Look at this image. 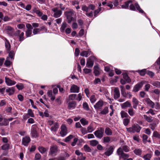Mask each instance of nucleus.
Wrapping results in <instances>:
<instances>
[{
  "label": "nucleus",
  "instance_id": "f257e3e1",
  "mask_svg": "<svg viewBox=\"0 0 160 160\" xmlns=\"http://www.w3.org/2000/svg\"><path fill=\"white\" fill-rule=\"evenodd\" d=\"M126 128L128 132L134 133L135 132H139L141 129V127L138 124H134L132 127Z\"/></svg>",
  "mask_w": 160,
  "mask_h": 160
},
{
  "label": "nucleus",
  "instance_id": "f03ea898",
  "mask_svg": "<svg viewBox=\"0 0 160 160\" xmlns=\"http://www.w3.org/2000/svg\"><path fill=\"white\" fill-rule=\"evenodd\" d=\"M117 152L119 156H120V158H122L124 159L129 157V154L124 153L121 148H119L117 151Z\"/></svg>",
  "mask_w": 160,
  "mask_h": 160
},
{
  "label": "nucleus",
  "instance_id": "7ed1b4c3",
  "mask_svg": "<svg viewBox=\"0 0 160 160\" xmlns=\"http://www.w3.org/2000/svg\"><path fill=\"white\" fill-rule=\"evenodd\" d=\"M104 132V128H100L94 132V134L97 138H101L103 136Z\"/></svg>",
  "mask_w": 160,
  "mask_h": 160
},
{
  "label": "nucleus",
  "instance_id": "20e7f679",
  "mask_svg": "<svg viewBox=\"0 0 160 160\" xmlns=\"http://www.w3.org/2000/svg\"><path fill=\"white\" fill-rule=\"evenodd\" d=\"M65 13L66 16L68 23H70L73 19V18L72 17L73 15V13L71 11L66 12Z\"/></svg>",
  "mask_w": 160,
  "mask_h": 160
},
{
  "label": "nucleus",
  "instance_id": "39448f33",
  "mask_svg": "<svg viewBox=\"0 0 160 160\" xmlns=\"http://www.w3.org/2000/svg\"><path fill=\"white\" fill-rule=\"evenodd\" d=\"M144 83V82L143 81H142L137 84L133 87L132 92H138L140 89L142 87Z\"/></svg>",
  "mask_w": 160,
  "mask_h": 160
},
{
  "label": "nucleus",
  "instance_id": "423d86ee",
  "mask_svg": "<svg viewBox=\"0 0 160 160\" xmlns=\"http://www.w3.org/2000/svg\"><path fill=\"white\" fill-rule=\"evenodd\" d=\"M94 59V57L91 56L87 60L86 65L88 68H91L93 66Z\"/></svg>",
  "mask_w": 160,
  "mask_h": 160
},
{
  "label": "nucleus",
  "instance_id": "0eeeda50",
  "mask_svg": "<svg viewBox=\"0 0 160 160\" xmlns=\"http://www.w3.org/2000/svg\"><path fill=\"white\" fill-rule=\"evenodd\" d=\"M114 149V148L113 146H110L107 151L104 153V154L107 156H109L112 153Z\"/></svg>",
  "mask_w": 160,
  "mask_h": 160
},
{
  "label": "nucleus",
  "instance_id": "6e6552de",
  "mask_svg": "<svg viewBox=\"0 0 160 160\" xmlns=\"http://www.w3.org/2000/svg\"><path fill=\"white\" fill-rule=\"evenodd\" d=\"M58 151V147L56 145L52 146L50 148V154H55Z\"/></svg>",
  "mask_w": 160,
  "mask_h": 160
},
{
  "label": "nucleus",
  "instance_id": "1a4fd4ad",
  "mask_svg": "<svg viewBox=\"0 0 160 160\" xmlns=\"http://www.w3.org/2000/svg\"><path fill=\"white\" fill-rule=\"evenodd\" d=\"M67 133L66 127L64 125H62L61 127V131L60 133L62 136L63 137L66 135Z\"/></svg>",
  "mask_w": 160,
  "mask_h": 160
},
{
  "label": "nucleus",
  "instance_id": "9d476101",
  "mask_svg": "<svg viewBox=\"0 0 160 160\" xmlns=\"http://www.w3.org/2000/svg\"><path fill=\"white\" fill-rule=\"evenodd\" d=\"M6 92L8 93L9 95L13 94L15 92V88L14 87L8 88L6 90Z\"/></svg>",
  "mask_w": 160,
  "mask_h": 160
},
{
  "label": "nucleus",
  "instance_id": "9b49d317",
  "mask_svg": "<svg viewBox=\"0 0 160 160\" xmlns=\"http://www.w3.org/2000/svg\"><path fill=\"white\" fill-rule=\"evenodd\" d=\"M5 82L8 86H11L14 85L16 84V82L14 81H12L9 78L6 77L5 78Z\"/></svg>",
  "mask_w": 160,
  "mask_h": 160
},
{
  "label": "nucleus",
  "instance_id": "f8f14e48",
  "mask_svg": "<svg viewBox=\"0 0 160 160\" xmlns=\"http://www.w3.org/2000/svg\"><path fill=\"white\" fill-rule=\"evenodd\" d=\"M114 98L115 99H117L120 96L119 90L118 88H116L114 89Z\"/></svg>",
  "mask_w": 160,
  "mask_h": 160
},
{
  "label": "nucleus",
  "instance_id": "ddd939ff",
  "mask_svg": "<svg viewBox=\"0 0 160 160\" xmlns=\"http://www.w3.org/2000/svg\"><path fill=\"white\" fill-rule=\"evenodd\" d=\"M31 134L33 137L36 138L38 137V134L37 132L36 128L33 127L31 129Z\"/></svg>",
  "mask_w": 160,
  "mask_h": 160
},
{
  "label": "nucleus",
  "instance_id": "4468645a",
  "mask_svg": "<svg viewBox=\"0 0 160 160\" xmlns=\"http://www.w3.org/2000/svg\"><path fill=\"white\" fill-rule=\"evenodd\" d=\"M30 141V138L28 137H26L23 138L22 143L25 146H27Z\"/></svg>",
  "mask_w": 160,
  "mask_h": 160
},
{
  "label": "nucleus",
  "instance_id": "2eb2a0df",
  "mask_svg": "<svg viewBox=\"0 0 160 160\" xmlns=\"http://www.w3.org/2000/svg\"><path fill=\"white\" fill-rule=\"evenodd\" d=\"M79 90V88L75 85L72 86L70 88L71 92H78Z\"/></svg>",
  "mask_w": 160,
  "mask_h": 160
},
{
  "label": "nucleus",
  "instance_id": "dca6fc26",
  "mask_svg": "<svg viewBox=\"0 0 160 160\" xmlns=\"http://www.w3.org/2000/svg\"><path fill=\"white\" fill-rule=\"evenodd\" d=\"M123 76V78L127 82L129 83L131 82V80L130 78L128 77L127 74L126 73H124L122 74Z\"/></svg>",
  "mask_w": 160,
  "mask_h": 160
},
{
  "label": "nucleus",
  "instance_id": "f3484780",
  "mask_svg": "<svg viewBox=\"0 0 160 160\" xmlns=\"http://www.w3.org/2000/svg\"><path fill=\"white\" fill-rule=\"evenodd\" d=\"M44 28V27H42L39 28H35L33 30V33L34 35L42 31Z\"/></svg>",
  "mask_w": 160,
  "mask_h": 160
},
{
  "label": "nucleus",
  "instance_id": "a211bd4d",
  "mask_svg": "<svg viewBox=\"0 0 160 160\" xmlns=\"http://www.w3.org/2000/svg\"><path fill=\"white\" fill-rule=\"evenodd\" d=\"M103 105V102L102 101H99L94 105L96 109H99L101 108Z\"/></svg>",
  "mask_w": 160,
  "mask_h": 160
},
{
  "label": "nucleus",
  "instance_id": "6ab92c4d",
  "mask_svg": "<svg viewBox=\"0 0 160 160\" xmlns=\"http://www.w3.org/2000/svg\"><path fill=\"white\" fill-rule=\"evenodd\" d=\"M131 106V104L128 101H127L124 103L121 104V107L122 108H125L127 107H129Z\"/></svg>",
  "mask_w": 160,
  "mask_h": 160
},
{
  "label": "nucleus",
  "instance_id": "aec40b11",
  "mask_svg": "<svg viewBox=\"0 0 160 160\" xmlns=\"http://www.w3.org/2000/svg\"><path fill=\"white\" fill-rule=\"evenodd\" d=\"M48 149V148H45L43 147H38V149L39 152L42 154L45 153L47 151Z\"/></svg>",
  "mask_w": 160,
  "mask_h": 160
},
{
  "label": "nucleus",
  "instance_id": "412c9836",
  "mask_svg": "<svg viewBox=\"0 0 160 160\" xmlns=\"http://www.w3.org/2000/svg\"><path fill=\"white\" fill-rule=\"evenodd\" d=\"M147 103L149 104L151 106L152 108H153L154 105V102H152L149 98H147L145 100Z\"/></svg>",
  "mask_w": 160,
  "mask_h": 160
},
{
  "label": "nucleus",
  "instance_id": "4be33fe9",
  "mask_svg": "<svg viewBox=\"0 0 160 160\" xmlns=\"http://www.w3.org/2000/svg\"><path fill=\"white\" fill-rule=\"evenodd\" d=\"M48 95V96L49 97L51 98V99L52 101H54L55 99V97L54 96H52V91L51 90H48V93H47Z\"/></svg>",
  "mask_w": 160,
  "mask_h": 160
},
{
  "label": "nucleus",
  "instance_id": "5701e85b",
  "mask_svg": "<svg viewBox=\"0 0 160 160\" xmlns=\"http://www.w3.org/2000/svg\"><path fill=\"white\" fill-rule=\"evenodd\" d=\"M105 133L107 135H111L112 133L111 130L108 127H107L106 128Z\"/></svg>",
  "mask_w": 160,
  "mask_h": 160
},
{
  "label": "nucleus",
  "instance_id": "b1692460",
  "mask_svg": "<svg viewBox=\"0 0 160 160\" xmlns=\"http://www.w3.org/2000/svg\"><path fill=\"white\" fill-rule=\"evenodd\" d=\"M33 11L35 12L39 17H41L42 15V13L39 10L37 9L36 8L33 9Z\"/></svg>",
  "mask_w": 160,
  "mask_h": 160
},
{
  "label": "nucleus",
  "instance_id": "393cba45",
  "mask_svg": "<svg viewBox=\"0 0 160 160\" xmlns=\"http://www.w3.org/2000/svg\"><path fill=\"white\" fill-rule=\"evenodd\" d=\"M58 124L57 123H55L54 124V125L52 126L51 128V130L52 131L55 132L57 130V129L58 128Z\"/></svg>",
  "mask_w": 160,
  "mask_h": 160
},
{
  "label": "nucleus",
  "instance_id": "a878e982",
  "mask_svg": "<svg viewBox=\"0 0 160 160\" xmlns=\"http://www.w3.org/2000/svg\"><path fill=\"white\" fill-rule=\"evenodd\" d=\"M90 51L89 50L87 51H84L81 52L80 55L82 56H85L87 57H88V54L90 53Z\"/></svg>",
  "mask_w": 160,
  "mask_h": 160
},
{
  "label": "nucleus",
  "instance_id": "bb28decb",
  "mask_svg": "<svg viewBox=\"0 0 160 160\" xmlns=\"http://www.w3.org/2000/svg\"><path fill=\"white\" fill-rule=\"evenodd\" d=\"M132 2V0L128 1L127 2H125V4L122 5V8H127L128 7L129 4L130 3H131Z\"/></svg>",
  "mask_w": 160,
  "mask_h": 160
},
{
  "label": "nucleus",
  "instance_id": "cd10ccee",
  "mask_svg": "<svg viewBox=\"0 0 160 160\" xmlns=\"http://www.w3.org/2000/svg\"><path fill=\"white\" fill-rule=\"evenodd\" d=\"M8 120L7 119L5 118L4 119L3 121L2 122L0 123V126H6L8 124Z\"/></svg>",
  "mask_w": 160,
  "mask_h": 160
},
{
  "label": "nucleus",
  "instance_id": "c85d7f7f",
  "mask_svg": "<svg viewBox=\"0 0 160 160\" xmlns=\"http://www.w3.org/2000/svg\"><path fill=\"white\" fill-rule=\"evenodd\" d=\"M67 25L66 22H63L60 28V30L62 32H64L65 29L66 28Z\"/></svg>",
  "mask_w": 160,
  "mask_h": 160
},
{
  "label": "nucleus",
  "instance_id": "c756f323",
  "mask_svg": "<svg viewBox=\"0 0 160 160\" xmlns=\"http://www.w3.org/2000/svg\"><path fill=\"white\" fill-rule=\"evenodd\" d=\"M62 13V11L61 10H59L57 12L54 13V16L56 18H58L61 15Z\"/></svg>",
  "mask_w": 160,
  "mask_h": 160
},
{
  "label": "nucleus",
  "instance_id": "7c9ffc66",
  "mask_svg": "<svg viewBox=\"0 0 160 160\" xmlns=\"http://www.w3.org/2000/svg\"><path fill=\"white\" fill-rule=\"evenodd\" d=\"M6 42L5 43V46L6 48L8 51H10V49L11 47V45L9 41L7 39H6Z\"/></svg>",
  "mask_w": 160,
  "mask_h": 160
},
{
  "label": "nucleus",
  "instance_id": "2f4dec72",
  "mask_svg": "<svg viewBox=\"0 0 160 160\" xmlns=\"http://www.w3.org/2000/svg\"><path fill=\"white\" fill-rule=\"evenodd\" d=\"M84 149L86 152H91L92 150L89 146L86 144L84 146Z\"/></svg>",
  "mask_w": 160,
  "mask_h": 160
},
{
  "label": "nucleus",
  "instance_id": "473e14b6",
  "mask_svg": "<svg viewBox=\"0 0 160 160\" xmlns=\"http://www.w3.org/2000/svg\"><path fill=\"white\" fill-rule=\"evenodd\" d=\"M121 117L122 118H127L128 116V115L127 113L124 111H121Z\"/></svg>",
  "mask_w": 160,
  "mask_h": 160
},
{
  "label": "nucleus",
  "instance_id": "72a5a7b5",
  "mask_svg": "<svg viewBox=\"0 0 160 160\" xmlns=\"http://www.w3.org/2000/svg\"><path fill=\"white\" fill-rule=\"evenodd\" d=\"M80 121L81 123L84 126L88 124V121L84 118L81 119Z\"/></svg>",
  "mask_w": 160,
  "mask_h": 160
},
{
  "label": "nucleus",
  "instance_id": "f704fd0d",
  "mask_svg": "<svg viewBox=\"0 0 160 160\" xmlns=\"http://www.w3.org/2000/svg\"><path fill=\"white\" fill-rule=\"evenodd\" d=\"M135 7L139 11V12L141 13H143L144 12L143 10L140 8L139 6L137 3L135 4Z\"/></svg>",
  "mask_w": 160,
  "mask_h": 160
},
{
  "label": "nucleus",
  "instance_id": "c9c22d12",
  "mask_svg": "<svg viewBox=\"0 0 160 160\" xmlns=\"http://www.w3.org/2000/svg\"><path fill=\"white\" fill-rule=\"evenodd\" d=\"M76 103L75 102H70L68 105V108L69 109L72 108H74L75 107Z\"/></svg>",
  "mask_w": 160,
  "mask_h": 160
},
{
  "label": "nucleus",
  "instance_id": "e433bc0d",
  "mask_svg": "<svg viewBox=\"0 0 160 160\" xmlns=\"http://www.w3.org/2000/svg\"><path fill=\"white\" fill-rule=\"evenodd\" d=\"M91 145L92 146H96L98 143V142L96 140H93L90 142Z\"/></svg>",
  "mask_w": 160,
  "mask_h": 160
},
{
  "label": "nucleus",
  "instance_id": "4c0bfd02",
  "mask_svg": "<svg viewBox=\"0 0 160 160\" xmlns=\"http://www.w3.org/2000/svg\"><path fill=\"white\" fill-rule=\"evenodd\" d=\"M151 156L152 155L148 153L144 155L143 157V158L145 160H150Z\"/></svg>",
  "mask_w": 160,
  "mask_h": 160
},
{
  "label": "nucleus",
  "instance_id": "58836bf2",
  "mask_svg": "<svg viewBox=\"0 0 160 160\" xmlns=\"http://www.w3.org/2000/svg\"><path fill=\"white\" fill-rule=\"evenodd\" d=\"M144 118L148 122H151L152 121V117L151 116L148 117L144 115Z\"/></svg>",
  "mask_w": 160,
  "mask_h": 160
},
{
  "label": "nucleus",
  "instance_id": "ea45409f",
  "mask_svg": "<svg viewBox=\"0 0 160 160\" xmlns=\"http://www.w3.org/2000/svg\"><path fill=\"white\" fill-rule=\"evenodd\" d=\"M110 141L109 137L108 136L104 137L103 138V142L104 143H108Z\"/></svg>",
  "mask_w": 160,
  "mask_h": 160
},
{
  "label": "nucleus",
  "instance_id": "a19ab883",
  "mask_svg": "<svg viewBox=\"0 0 160 160\" xmlns=\"http://www.w3.org/2000/svg\"><path fill=\"white\" fill-rule=\"evenodd\" d=\"M134 152L137 155H141L142 151L140 149H135L134 151Z\"/></svg>",
  "mask_w": 160,
  "mask_h": 160
},
{
  "label": "nucleus",
  "instance_id": "79ce46f5",
  "mask_svg": "<svg viewBox=\"0 0 160 160\" xmlns=\"http://www.w3.org/2000/svg\"><path fill=\"white\" fill-rule=\"evenodd\" d=\"M138 72L142 76H144L146 73V69H144L141 70H138Z\"/></svg>",
  "mask_w": 160,
  "mask_h": 160
},
{
  "label": "nucleus",
  "instance_id": "37998d69",
  "mask_svg": "<svg viewBox=\"0 0 160 160\" xmlns=\"http://www.w3.org/2000/svg\"><path fill=\"white\" fill-rule=\"evenodd\" d=\"M108 112V108L106 107L101 112V113L102 114H106Z\"/></svg>",
  "mask_w": 160,
  "mask_h": 160
},
{
  "label": "nucleus",
  "instance_id": "c03bdc74",
  "mask_svg": "<svg viewBox=\"0 0 160 160\" xmlns=\"http://www.w3.org/2000/svg\"><path fill=\"white\" fill-rule=\"evenodd\" d=\"M152 85L154 86L157 87L159 88L160 87V82L156 81L152 82Z\"/></svg>",
  "mask_w": 160,
  "mask_h": 160
},
{
  "label": "nucleus",
  "instance_id": "a18cd8bd",
  "mask_svg": "<svg viewBox=\"0 0 160 160\" xmlns=\"http://www.w3.org/2000/svg\"><path fill=\"white\" fill-rule=\"evenodd\" d=\"M9 147V144H6L3 145L2 146V150H5L8 149Z\"/></svg>",
  "mask_w": 160,
  "mask_h": 160
},
{
  "label": "nucleus",
  "instance_id": "49530a36",
  "mask_svg": "<svg viewBox=\"0 0 160 160\" xmlns=\"http://www.w3.org/2000/svg\"><path fill=\"white\" fill-rule=\"evenodd\" d=\"M129 122V120L128 118H124L123 119V123L125 126H127Z\"/></svg>",
  "mask_w": 160,
  "mask_h": 160
},
{
  "label": "nucleus",
  "instance_id": "de8ad7c7",
  "mask_svg": "<svg viewBox=\"0 0 160 160\" xmlns=\"http://www.w3.org/2000/svg\"><path fill=\"white\" fill-rule=\"evenodd\" d=\"M32 33L31 30L28 29L26 32V36L27 37H30Z\"/></svg>",
  "mask_w": 160,
  "mask_h": 160
},
{
  "label": "nucleus",
  "instance_id": "09e8293b",
  "mask_svg": "<svg viewBox=\"0 0 160 160\" xmlns=\"http://www.w3.org/2000/svg\"><path fill=\"white\" fill-rule=\"evenodd\" d=\"M88 8L85 5H82V10L88 12Z\"/></svg>",
  "mask_w": 160,
  "mask_h": 160
},
{
  "label": "nucleus",
  "instance_id": "8fccbe9b",
  "mask_svg": "<svg viewBox=\"0 0 160 160\" xmlns=\"http://www.w3.org/2000/svg\"><path fill=\"white\" fill-rule=\"evenodd\" d=\"M128 113L131 116H132L135 114L132 108H130L128 109Z\"/></svg>",
  "mask_w": 160,
  "mask_h": 160
},
{
  "label": "nucleus",
  "instance_id": "3c124183",
  "mask_svg": "<svg viewBox=\"0 0 160 160\" xmlns=\"http://www.w3.org/2000/svg\"><path fill=\"white\" fill-rule=\"evenodd\" d=\"M122 148L123 151H124L126 152H127L129 151V149L128 148L127 146H123Z\"/></svg>",
  "mask_w": 160,
  "mask_h": 160
},
{
  "label": "nucleus",
  "instance_id": "603ef678",
  "mask_svg": "<svg viewBox=\"0 0 160 160\" xmlns=\"http://www.w3.org/2000/svg\"><path fill=\"white\" fill-rule=\"evenodd\" d=\"M73 137V136L72 135H70L69 136L67 137L65 139V142H67L70 141L71 139H72Z\"/></svg>",
  "mask_w": 160,
  "mask_h": 160
},
{
  "label": "nucleus",
  "instance_id": "864d4df0",
  "mask_svg": "<svg viewBox=\"0 0 160 160\" xmlns=\"http://www.w3.org/2000/svg\"><path fill=\"white\" fill-rule=\"evenodd\" d=\"M153 137L160 138V135L156 131H154L153 132Z\"/></svg>",
  "mask_w": 160,
  "mask_h": 160
},
{
  "label": "nucleus",
  "instance_id": "5fc2aeb1",
  "mask_svg": "<svg viewBox=\"0 0 160 160\" xmlns=\"http://www.w3.org/2000/svg\"><path fill=\"white\" fill-rule=\"evenodd\" d=\"M81 132L84 135L88 133V131L85 128H82L81 129Z\"/></svg>",
  "mask_w": 160,
  "mask_h": 160
},
{
  "label": "nucleus",
  "instance_id": "6e6d98bb",
  "mask_svg": "<svg viewBox=\"0 0 160 160\" xmlns=\"http://www.w3.org/2000/svg\"><path fill=\"white\" fill-rule=\"evenodd\" d=\"M146 73L149 75L151 77H152L154 75L153 72L149 71H147L146 72Z\"/></svg>",
  "mask_w": 160,
  "mask_h": 160
},
{
  "label": "nucleus",
  "instance_id": "4d7b16f0",
  "mask_svg": "<svg viewBox=\"0 0 160 160\" xmlns=\"http://www.w3.org/2000/svg\"><path fill=\"white\" fill-rule=\"evenodd\" d=\"M83 108L87 110H89V108L88 107V105L87 102H84L83 103Z\"/></svg>",
  "mask_w": 160,
  "mask_h": 160
},
{
  "label": "nucleus",
  "instance_id": "13d9d810",
  "mask_svg": "<svg viewBox=\"0 0 160 160\" xmlns=\"http://www.w3.org/2000/svg\"><path fill=\"white\" fill-rule=\"evenodd\" d=\"M28 115H29L30 117H33L34 115L33 113L32 110L31 109H29L28 110Z\"/></svg>",
  "mask_w": 160,
  "mask_h": 160
},
{
  "label": "nucleus",
  "instance_id": "bf43d9fd",
  "mask_svg": "<svg viewBox=\"0 0 160 160\" xmlns=\"http://www.w3.org/2000/svg\"><path fill=\"white\" fill-rule=\"evenodd\" d=\"M87 129L88 132H91L94 130L93 127L91 125H89Z\"/></svg>",
  "mask_w": 160,
  "mask_h": 160
},
{
  "label": "nucleus",
  "instance_id": "052dcab7",
  "mask_svg": "<svg viewBox=\"0 0 160 160\" xmlns=\"http://www.w3.org/2000/svg\"><path fill=\"white\" fill-rule=\"evenodd\" d=\"M9 53V56L11 58H13L14 57L15 53L14 51H11L9 52H8Z\"/></svg>",
  "mask_w": 160,
  "mask_h": 160
},
{
  "label": "nucleus",
  "instance_id": "680f3d73",
  "mask_svg": "<svg viewBox=\"0 0 160 160\" xmlns=\"http://www.w3.org/2000/svg\"><path fill=\"white\" fill-rule=\"evenodd\" d=\"M96 98L94 95H92L90 97V101L92 103H93L96 101Z\"/></svg>",
  "mask_w": 160,
  "mask_h": 160
},
{
  "label": "nucleus",
  "instance_id": "e2e57ef3",
  "mask_svg": "<svg viewBox=\"0 0 160 160\" xmlns=\"http://www.w3.org/2000/svg\"><path fill=\"white\" fill-rule=\"evenodd\" d=\"M148 137L145 134H143L142 136L143 141V142H146L148 141L147 140Z\"/></svg>",
  "mask_w": 160,
  "mask_h": 160
},
{
  "label": "nucleus",
  "instance_id": "0e129e2a",
  "mask_svg": "<svg viewBox=\"0 0 160 160\" xmlns=\"http://www.w3.org/2000/svg\"><path fill=\"white\" fill-rule=\"evenodd\" d=\"M132 102L133 104H138V101L134 97L132 99Z\"/></svg>",
  "mask_w": 160,
  "mask_h": 160
},
{
  "label": "nucleus",
  "instance_id": "69168bd1",
  "mask_svg": "<svg viewBox=\"0 0 160 160\" xmlns=\"http://www.w3.org/2000/svg\"><path fill=\"white\" fill-rule=\"evenodd\" d=\"M76 96V94H72L69 96V99L73 100H74Z\"/></svg>",
  "mask_w": 160,
  "mask_h": 160
},
{
  "label": "nucleus",
  "instance_id": "338daca9",
  "mask_svg": "<svg viewBox=\"0 0 160 160\" xmlns=\"http://www.w3.org/2000/svg\"><path fill=\"white\" fill-rule=\"evenodd\" d=\"M41 158V156L39 153H37L35 155V159L36 160L40 159Z\"/></svg>",
  "mask_w": 160,
  "mask_h": 160
},
{
  "label": "nucleus",
  "instance_id": "774afa93",
  "mask_svg": "<svg viewBox=\"0 0 160 160\" xmlns=\"http://www.w3.org/2000/svg\"><path fill=\"white\" fill-rule=\"evenodd\" d=\"M83 72L86 74H88L91 72V69L88 68H85L83 69Z\"/></svg>",
  "mask_w": 160,
  "mask_h": 160
}]
</instances>
